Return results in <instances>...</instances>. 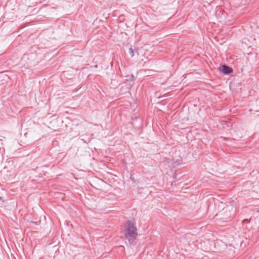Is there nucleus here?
<instances>
[{
  "label": "nucleus",
  "instance_id": "obj_1",
  "mask_svg": "<svg viewBox=\"0 0 259 259\" xmlns=\"http://www.w3.org/2000/svg\"><path fill=\"white\" fill-rule=\"evenodd\" d=\"M137 229L134 224L128 221L125 229V237L131 244H135V240L137 237Z\"/></svg>",
  "mask_w": 259,
  "mask_h": 259
},
{
  "label": "nucleus",
  "instance_id": "obj_2",
  "mask_svg": "<svg viewBox=\"0 0 259 259\" xmlns=\"http://www.w3.org/2000/svg\"><path fill=\"white\" fill-rule=\"evenodd\" d=\"M220 71L225 74H228L233 72V69L226 65H223L220 67Z\"/></svg>",
  "mask_w": 259,
  "mask_h": 259
},
{
  "label": "nucleus",
  "instance_id": "obj_3",
  "mask_svg": "<svg viewBox=\"0 0 259 259\" xmlns=\"http://www.w3.org/2000/svg\"><path fill=\"white\" fill-rule=\"evenodd\" d=\"M129 54L132 57L134 56V51L132 48L129 49Z\"/></svg>",
  "mask_w": 259,
  "mask_h": 259
},
{
  "label": "nucleus",
  "instance_id": "obj_4",
  "mask_svg": "<svg viewBox=\"0 0 259 259\" xmlns=\"http://www.w3.org/2000/svg\"><path fill=\"white\" fill-rule=\"evenodd\" d=\"M249 222H250V221L248 219H245L242 222L243 224H248V223H249Z\"/></svg>",
  "mask_w": 259,
  "mask_h": 259
},
{
  "label": "nucleus",
  "instance_id": "obj_5",
  "mask_svg": "<svg viewBox=\"0 0 259 259\" xmlns=\"http://www.w3.org/2000/svg\"><path fill=\"white\" fill-rule=\"evenodd\" d=\"M54 121L63 123V121L59 118L56 119Z\"/></svg>",
  "mask_w": 259,
  "mask_h": 259
},
{
  "label": "nucleus",
  "instance_id": "obj_6",
  "mask_svg": "<svg viewBox=\"0 0 259 259\" xmlns=\"http://www.w3.org/2000/svg\"><path fill=\"white\" fill-rule=\"evenodd\" d=\"M32 223H34V224H36V223L35 222H32Z\"/></svg>",
  "mask_w": 259,
  "mask_h": 259
},
{
  "label": "nucleus",
  "instance_id": "obj_7",
  "mask_svg": "<svg viewBox=\"0 0 259 259\" xmlns=\"http://www.w3.org/2000/svg\"><path fill=\"white\" fill-rule=\"evenodd\" d=\"M1 199V198L0 197V199Z\"/></svg>",
  "mask_w": 259,
  "mask_h": 259
}]
</instances>
